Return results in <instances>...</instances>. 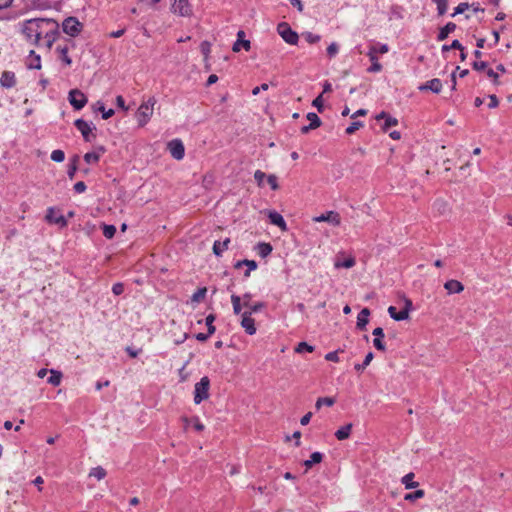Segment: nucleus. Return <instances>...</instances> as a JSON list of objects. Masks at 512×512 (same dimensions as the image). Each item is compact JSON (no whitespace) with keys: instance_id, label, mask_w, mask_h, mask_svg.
<instances>
[{"instance_id":"a211bd4d","label":"nucleus","mask_w":512,"mask_h":512,"mask_svg":"<svg viewBox=\"0 0 512 512\" xmlns=\"http://www.w3.org/2000/svg\"><path fill=\"white\" fill-rule=\"evenodd\" d=\"M372 334L375 336L373 339V345L374 347L379 351H385L386 346L384 342L382 341V338L384 337V330L381 327H377L373 330Z\"/></svg>"},{"instance_id":"69168bd1","label":"nucleus","mask_w":512,"mask_h":512,"mask_svg":"<svg viewBox=\"0 0 512 512\" xmlns=\"http://www.w3.org/2000/svg\"><path fill=\"white\" fill-rule=\"evenodd\" d=\"M124 291V285L122 283H115L113 286H112V292L115 294V295H120L122 294Z\"/></svg>"},{"instance_id":"4d7b16f0","label":"nucleus","mask_w":512,"mask_h":512,"mask_svg":"<svg viewBox=\"0 0 512 512\" xmlns=\"http://www.w3.org/2000/svg\"><path fill=\"white\" fill-rule=\"evenodd\" d=\"M200 49L205 59H207L211 51V44L208 41H203L200 45Z\"/></svg>"},{"instance_id":"bf43d9fd","label":"nucleus","mask_w":512,"mask_h":512,"mask_svg":"<svg viewBox=\"0 0 512 512\" xmlns=\"http://www.w3.org/2000/svg\"><path fill=\"white\" fill-rule=\"evenodd\" d=\"M343 350H341L342 352ZM340 352V350H336V351H332V352H329L325 355V359L327 361H331V362H339V356H338V353Z\"/></svg>"},{"instance_id":"a18cd8bd","label":"nucleus","mask_w":512,"mask_h":512,"mask_svg":"<svg viewBox=\"0 0 512 512\" xmlns=\"http://www.w3.org/2000/svg\"><path fill=\"white\" fill-rule=\"evenodd\" d=\"M424 495H425L424 490H416L413 493L406 494L404 499L407 501H413V500L420 499V498L424 497Z\"/></svg>"},{"instance_id":"2f4dec72","label":"nucleus","mask_w":512,"mask_h":512,"mask_svg":"<svg viewBox=\"0 0 512 512\" xmlns=\"http://www.w3.org/2000/svg\"><path fill=\"white\" fill-rule=\"evenodd\" d=\"M323 455L320 452H314L310 459L305 460L304 465L307 469L311 468L314 464L320 463L322 461Z\"/></svg>"},{"instance_id":"c03bdc74","label":"nucleus","mask_w":512,"mask_h":512,"mask_svg":"<svg viewBox=\"0 0 512 512\" xmlns=\"http://www.w3.org/2000/svg\"><path fill=\"white\" fill-rule=\"evenodd\" d=\"M214 321H215V315H213V314H209L205 319L206 326H207V332H209V334H214V332L216 330L215 326L213 325Z\"/></svg>"},{"instance_id":"c756f323","label":"nucleus","mask_w":512,"mask_h":512,"mask_svg":"<svg viewBox=\"0 0 512 512\" xmlns=\"http://www.w3.org/2000/svg\"><path fill=\"white\" fill-rule=\"evenodd\" d=\"M335 404V399L333 397H320L317 399L315 403V408L317 410L321 409L322 406L331 407Z\"/></svg>"},{"instance_id":"4be33fe9","label":"nucleus","mask_w":512,"mask_h":512,"mask_svg":"<svg viewBox=\"0 0 512 512\" xmlns=\"http://www.w3.org/2000/svg\"><path fill=\"white\" fill-rule=\"evenodd\" d=\"M456 29V24L453 22H448L444 27H442L437 35L438 41L445 40L448 35L452 32H454Z\"/></svg>"},{"instance_id":"a19ab883","label":"nucleus","mask_w":512,"mask_h":512,"mask_svg":"<svg viewBox=\"0 0 512 512\" xmlns=\"http://www.w3.org/2000/svg\"><path fill=\"white\" fill-rule=\"evenodd\" d=\"M302 36L304 37V39L309 43V44H315L317 42L320 41L321 37L320 35H317V34H313L312 32H304L302 34Z\"/></svg>"},{"instance_id":"f03ea898","label":"nucleus","mask_w":512,"mask_h":512,"mask_svg":"<svg viewBox=\"0 0 512 512\" xmlns=\"http://www.w3.org/2000/svg\"><path fill=\"white\" fill-rule=\"evenodd\" d=\"M250 299L251 295L249 293L243 295V306L248 310L241 314V326L248 335H254L256 333V326L251 315L261 311L265 307V304L263 302H257L255 305H250Z\"/></svg>"},{"instance_id":"9d476101","label":"nucleus","mask_w":512,"mask_h":512,"mask_svg":"<svg viewBox=\"0 0 512 512\" xmlns=\"http://www.w3.org/2000/svg\"><path fill=\"white\" fill-rule=\"evenodd\" d=\"M75 127L80 131V133L83 136V139L86 142L92 141L96 136L92 133L93 129H95L94 126H91L87 121L83 119H77L74 122Z\"/></svg>"},{"instance_id":"ea45409f","label":"nucleus","mask_w":512,"mask_h":512,"mask_svg":"<svg viewBox=\"0 0 512 512\" xmlns=\"http://www.w3.org/2000/svg\"><path fill=\"white\" fill-rule=\"evenodd\" d=\"M26 65L29 69H41L40 55H35L34 58L28 59Z\"/></svg>"},{"instance_id":"e433bc0d","label":"nucleus","mask_w":512,"mask_h":512,"mask_svg":"<svg viewBox=\"0 0 512 512\" xmlns=\"http://www.w3.org/2000/svg\"><path fill=\"white\" fill-rule=\"evenodd\" d=\"M355 259L353 257H348L343 261L337 260L334 263L335 268H352L355 265Z\"/></svg>"},{"instance_id":"0eeeda50","label":"nucleus","mask_w":512,"mask_h":512,"mask_svg":"<svg viewBox=\"0 0 512 512\" xmlns=\"http://www.w3.org/2000/svg\"><path fill=\"white\" fill-rule=\"evenodd\" d=\"M52 23L55 27H53L52 25L44 26L42 32V37L45 39L46 46L48 48L52 47L53 43L57 40L59 36V24L54 19H52Z\"/></svg>"},{"instance_id":"bb28decb","label":"nucleus","mask_w":512,"mask_h":512,"mask_svg":"<svg viewBox=\"0 0 512 512\" xmlns=\"http://www.w3.org/2000/svg\"><path fill=\"white\" fill-rule=\"evenodd\" d=\"M94 110L95 111H99L102 113V118L104 120H107L109 119L110 117H112L114 115V110L113 109H109V110H106L105 109V106L104 104L101 102V101H98L95 106H94Z\"/></svg>"},{"instance_id":"c9c22d12","label":"nucleus","mask_w":512,"mask_h":512,"mask_svg":"<svg viewBox=\"0 0 512 512\" xmlns=\"http://www.w3.org/2000/svg\"><path fill=\"white\" fill-rule=\"evenodd\" d=\"M351 429H352V424H347V425L341 427L340 429H338L335 433V436L339 440L346 439L349 436Z\"/></svg>"},{"instance_id":"052dcab7","label":"nucleus","mask_w":512,"mask_h":512,"mask_svg":"<svg viewBox=\"0 0 512 512\" xmlns=\"http://www.w3.org/2000/svg\"><path fill=\"white\" fill-rule=\"evenodd\" d=\"M469 8V4L468 3H460L455 9H454V13L452 14V16H455V15H458V14H462L465 12V10H467Z\"/></svg>"},{"instance_id":"338daca9","label":"nucleus","mask_w":512,"mask_h":512,"mask_svg":"<svg viewBox=\"0 0 512 512\" xmlns=\"http://www.w3.org/2000/svg\"><path fill=\"white\" fill-rule=\"evenodd\" d=\"M486 74H487V76H488L489 78H491V79H492V81H493L495 84H498V83H499V82H498V78H499V76H498V74H497L493 69H491V68L487 69V70H486Z\"/></svg>"},{"instance_id":"a878e982","label":"nucleus","mask_w":512,"mask_h":512,"mask_svg":"<svg viewBox=\"0 0 512 512\" xmlns=\"http://www.w3.org/2000/svg\"><path fill=\"white\" fill-rule=\"evenodd\" d=\"M388 313L390 317L395 321H403L407 319V311H399L397 312L394 306H390L388 308Z\"/></svg>"},{"instance_id":"3c124183","label":"nucleus","mask_w":512,"mask_h":512,"mask_svg":"<svg viewBox=\"0 0 512 512\" xmlns=\"http://www.w3.org/2000/svg\"><path fill=\"white\" fill-rule=\"evenodd\" d=\"M363 126V122L361 121H354L352 122L347 128H346V133L348 135H351L353 134L356 130H358L359 128H361Z\"/></svg>"},{"instance_id":"5fc2aeb1","label":"nucleus","mask_w":512,"mask_h":512,"mask_svg":"<svg viewBox=\"0 0 512 512\" xmlns=\"http://www.w3.org/2000/svg\"><path fill=\"white\" fill-rule=\"evenodd\" d=\"M84 160L86 163H96L99 161V155L94 152H88L84 155Z\"/></svg>"},{"instance_id":"72a5a7b5","label":"nucleus","mask_w":512,"mask_h":512,"mask_svg":"<svg viewBox=\"0 0 512 512\" xmlns=\"http://www.w3.org/2000/svg\"><path fill=\"white\" fill-rule=\"evenodd\" d=\"M106 474V470L101 466L94 467L89 472V476L95 477L97 480L104 479L106 477Z\"/></svg>"},{"instance_id":"f3484780","label":"nucleus","mask_w":512,"mask_h":512,"mask_svg":"<svg viewBox=\"0 0 512 512\" xmlns=\"http://www.w3.org/2000/svg\"><path fill=\"white\" fill-rule=\"evenodd\" d=\"M268 218L270 223L279 227L282 231H287V224L283 218V216L276 211H269Z\"/></svg>"},{"instance_id":"680f3d73","label":"nucleus","mask_w":512,"mask_h":512,"mask_svg":"<svg viewBox=\"0 0 512 512\" xmlns=\"http://www.w3.org/2000/svg\"><path fill=\"white\" fill-rule=\"evenodd\" d=\"M73 188H74V191L76 193L81 194V193L86 191L87 186H86V184L83 181H79V182L74 184Z\"/></svg>"},{"instance_id":"6e6552de","label":"nucleus","mask_w":512,"mask_h":512,"mask_svg":"<svg viewBox=\"0 0 512 512\" xmlns=\"http://www.w3.org/2000/svg\"><path fill=\"white\" fill-rule=\"evenodd\" d=\"M68 100L75 110H81L88 101L86 95L79 89H72L69 92Z\"/></svg>"},{"instance_id":"0e129e2a","label":"nucleus","mask_w":512,"mask_h":512,"mask_svg":"<svg viewBox=\"0 0 512 512\" xmlns=\"http://www.w3.org/2000/svg\"><path fill=\"white\" fill-rule=\"evenodd\" d=\"M472 67H473V69H474V70H477V71L486 70V68H487V63H486V62H484V61H480V62H478V61H474V62L472 63Z\"/></svg>"},{"instance_id":"ddd939ff","label":"nucleus","mask_w":512,"mask_h":512,"mask_svg":"<svg viewBox=\"0 0 512 512\" xmlns=\"http://www.w3.org/2000/svg\"><path fill=\"white\" fill-rule=\"evenodd\" d=\"M377 47L372 46L370 47L367 56L369 57V60L371 61V66L367 69L369 73H377L382 70V65L378 62L377 57Z\"/></svg>"},{"instance_id":"5701e85b","label":"nucleus","mask_w":512,"mask_h":512,"mask_svg":"<svg viewBox=\"0 0 512 512\" xmlns=\"http://www.w3.org/2000/svg\"><path fill=\"white\" fill-rule=\"evenodd\" d=\"M56 51L59 54L60 60L65 65L70 66L72 64V59L68 56L69 48L67 46H58Z\"/></svg>"},{"instance_id":"6e6d98bb","label":"nucleus","mask_w":512,"mask_h":512,"mask_svg":"<svg viewBox=\"0 0 512 512\" xmlns=\"http://www.w3.org/2000/svg\"><path fill=\"white\" fill-rule=\"evenodd\" d=\"M267 182L270 185L272 190L275 191V190L279 189V185H278V181H277V176L276 175H274V174L268 175L267 176Z\"/></svg>"},{"instance_id":"4c0bfd02","label":"nucleus","mask_w":512,"mask_h":512,"mask_svg":"<svg viewBox=\"0 0 512 512\" xmlns=\"http://www.w3.org/2000/svg\"><path fill=\"white\" fill-rule=\"evenodd\" d=\"M373 357L374 355L372 352L367 353V355L364 358V361H362V364H355L354 369L358 372L363 371L371 363Z\"/></svg>"},{"instance_id":"4468645a","label":"nucleus","mask_w":512,"mask_h":512,"mask_svg":"<svg viewBox=\"0 0 512 512\" xmlns=\"http://www.w3.org/2000/svg\"><path fill=\"white\" fill-rule=\"evenodd\" d=\"M420 91H431L433 93H440L442 90V82L438 78H433L418 87Z\"/></svg>"},{"instance_id":"79ce46f5","label":"nucleus","mask_w":512,"mask_h":512,"mask_svg":"<svg viewBox=\"0 0 512 512\" xmlns=\"http://www.w3.org/2000/svg\"><path fill=\"white\" fill-rule=\"evenodd\" d=\"M304 351L311 353L314 351V346L308 344L307 342L298 343V345L295 347V352L302 353Z\"/></svg>"},{"instance_id":"7ed1b4c3","label":"nucleus","mask_w":512,"mask_h":512,"mask_svg":"<svg viewBox=\"0 0 512 512\" xmlns=\"http://www.w3.org/2000/svg\"><path fill=\"white\" fill-rule=\"evenodd\" d=\"M156 102H157L156 98L154 96H152V97H149L146 102H143L139 106L135 117H136L138 125L140 127L145 126L149 122L151 116L153 115L154 106H155Z\"/></svg>"},{"instance_id":"f8f14e48","label":"nucleus","mask_w":512,"mask_h":512,"mask_svg":"<svg viewBox=\"0 0 512 512\" xmlns=\"http://www.w3.org/2000/svg\"><path fill=\"white\" fill-rule=\"evenodd\" d=\"M45 218L49 223L56 224L60 228H64L68 225L67 219L63 215L57 214L53 207L48 208Z\"/></svg>"},{"instance_id":"13d9d810","label":"nucleus","mask_w":512,"mask_h":512,"mask_svg":"<svg viewBox=\"0 0 512 512\" xmlns=\"http://www.w3.org/2000/svg\"><path fill=\"white\" fill-rule=\"evenodd\" d=\"M339 47L337 43L333 42L327 47V55L332 58L338 53Z\"/></svg>"},{"instance_id":"9b49d317","label":"nucleus","mask_w":512,"mask_h":512,"mask_svg":"<svg viewBox=\"0 0 512 512\" xmlns=\"http://www.w3.org/2000/svg\"><path fill=\"white\" fill-rule=\"evenodd\" d=\"M314 222H328L333 226H339L341 224L340 214L336 211H327L319 216H315L312 219Z\"/></svg>"},{"instance_id":"473e14b6","label":"nucleus","mask_w":512,"mask_h":512,"mask_svg":"<svg viewBox=\"0 0 512 512\" xmlns=\"http://www.w3.org/2000/svg\"><path fill=\"white\" fill-rule=\"evenodd\" d=\"M257 251L262 258H265L272 252V246L269 243H258Z\"/></svg>"},{"instance_id":"1a4fd4ad","label":"nucleus","mask_w":512,"mask_h":512,"mask_svg":"<svg viewBox=\"0 0 512 512\" xmlns=\"http://www.w3.org/2000/svg\"><path fill=\"white\" fill-rule=\"evenodd\" d=\"M167 150L176 160H182L185 155V147L180 139H173L167 143Z\"/></svg>"},{"instance_id":"f257e3e1","label":"nucleus","mask_w":512,"mask_h":512,"mask_svg":"<svg viewBox=\"0 0 512 512\" xmlns=\"http://www.w3.org/2000/svg\"><path fill=\"white\" fill-rule=\"evenodd\" d=\"M52 25V18H34L28 19L22 24V33L26 40L33 45H39L42 38V32L44 26Z\"/></svg>"},{"instance_id":"423d86ee","label":"nucleus","mask_w":512,"mask_h":512,"mask_svg":"<svg viewBox=\"0 0 512 512\" xmlns=\"http://www.w3.org/2000/svg\"><path fill=\"white\" fill-rule=\"evenodd\" d=\"M63 32L76 37L83 30V24L76 17H68L62 23Z\"/></svg>"},{"instance_id":"7c9ffc66","label":"nucleus","mask_w":512,"mask_h":512,"mask_svg":"<svg viewBox=\"0 0 512 512\" xmlns=\"http://www.w3.org/2000/svg\"><path fill=\"white\" fill-rule=\"evenodd\" d=\"M78 161H79V156L75 155V156L71 159V161H70V163H69V165H68L67 175H68V177H69L71 180L74 178L75 173H76V171H77V169H78V166H77Z\"/></svg>"},{"instance_id":"c85d7f7f","label":"nucleus","mask_w":512,"mask_h":512,"mask_svg":"<svg viewBox=\"0 0 512 512\" xmlns=\"http://www.w3.org/2000/svg\"><path fill=\"white\" fill-rule=\"evenodd\" d=\"M49 373H50V376L48 377L47 382L53 386L60 385L61 379H62V373L57 370H53V369H51L49 371Z\"/></svg>"},{"instance_id":"6ab92c4d","label":"nucleus","mask_w":512,"mask_h":512,"mask_svg":"<svg viewBox=\"0 0 512 512\" xmlns=\"http://www.w3.org/2000/svg\"><path fill=\"white\" fill-rule=\"evenodd\" d=\"M444 288L448 294H459L464 290V285L455 279H451L445 282Z\"/></svg>"},{"instance_id":"58836bf2","label":"nucleus","mask_w":512,"mask_h":512,"mask_svg":"<svg viewBox=\"0 0 512 512\" xmlns=\"http://www.w3.org/2000/svg\"><path fill=\"white\" fill-rule=\"evenodd\" d=\"M231 302L233 305V311L235 314H240L242 310L241 297L238 295H231Z\"/></svg>"},{"instance_id":"603ef678","label":"nucleus","mask_w":512,"mask_h":512,"mask_svg":"<svg viewBox=\"0 0 512 512\" xmlns=\"http://www.w3.org/2000/svg\"><path fill=\"white\" fill-rule=\"evenodd\" d=\"M266 178V174L261 170H256L254 173V179L257 182V185L259 187H262L264 185V179Z\"/></svg>"},{"instance_id":"2eb2a0df","label":"nucleus","mask_w":512,"mask_h":512,"mask_svg":"<svg viewBox=\"0 0 512 512\" xmlns=\"http://www.w3.org/2000/svg\"><path fill=\"white\" fill-rule=\"evenodd\" d=\"M245 32L243 30H239L237 33V41L233 44L232 50L234 52H239L241 47H243L246 51H249L251 48V43L249 40H245Z\"/></svg>"},{"instance_id":"dca6fc26","label":"nucleus","mask_w":512,"mask_h":512,"mask_svg":"<svg viewBox=\"0 0 512 512\" xmlns=\"http://www.w3.org/2000/svg\"><path fill=\"white\" fill-rule=\"evenodd\" d=\"M173 9L175 13L181 16H190L192 14V7L187 0H178V2L173 5Z\"/></svg>"},{"instance_id":"09e8293b","label":"nucleus","mask_w":512,"mask_h":512,"mask_svg":"<svg viewBox=\"0 0 512 512\" xmlns=\"http://www.w3.org/2000/svg\"><path fill=\"white\" fill-rule=\"evenodd\" d=\"M437 4V10L439 15H444L448 8L447 0H435Z\"/></svg>"},{"instance_id":"20e7f679","label":"nucleus","mask_w":512,"mask_h":512,"mask_svg":"<svg viewBox=\"0 0 512 512\" xmlns=\"http://www.w3.org/2000/svg\"><path fill=\"white\" fill-rule=\"evenodd\" d=\"M209 388H210V380L207 376L202 377L200 379V381L195 384V388H194L195 404H200L202 401L208 399Z\"/></svg>"},{"instance_id":"8fccbe9b","label":"nucleus","mask_w":512,"mask_h":512,"mask_svg":"<svg viewBox=\"0 0 512 512\" xmlns=\"http://www.w3.org/2000/svg\"><path fill=\"white\" fill-rule=\"evenodd\" d=\"M397 124H398V120L396 118L388 115V117L385 119V123H384L382 129L384 132H386L390 127L396 126Z\"/></svg>"},{"instance_id":"393cba45","label":"nucleus","mask_w":512,"mask_h":512,"mask_svg":"<svg viewBox=\"0 0 512 512\" xmlns=\"http://www.w3.org/2000/svg\"><path fill=\"white\" fill-rule=\"evenodd\" d=\"M414 476V473L410 472L402 477L401 483L406 489H413L419 486L418 482L413 481Z\"/></svg>"},{"instance_id":"aec40b11","label":"nucleus","mask_w":512,"mask_h":512,"mask_svg":"<svg viewBox=\"0 0 512 512\" xmlns=\"http://www.w3.org/2000/svg\"><path fill=\"white\" fill-rule=\"evenodd\" d=\"M0 84L4 88H12L16 84V77L14 72L11 71H4L0 78Z\"/></svg>"},{"instance_id":"cd10ccee","label":"nucleus","mask_w":512,"mask_h":512,"mask_svg":"<svg viewBox=\"0 0 512 512\" xmlns=\"http://www.w3.org/2000/svg\"><path fill=\"white\" fill-rule=\"evenodd\" d=\"M206 293H207V288L206 287L198 288L192 294V296L190 298L191 303H200L201 301L204 300V298L206 296Z\"/></svg>"},{"instance_id":"412c9836","label":"nucleus","mask_w":512,"mask_h":512,"mask_svg":"<svg viewBox=\"0 0 512 512\" xmlns=\"http://www.w3.org/2000/svg\"><path fill=\"white\" fill-rule=\"evenodd\" d=\"M369 315H370V310L368 308H363L358 316H357V323H356V327L359 329V330H364L366 329V326L369 322Z\"/></svg>"},{"instance_id":"39448f33","label":"nucleus","mask_w":512,"mask_h":512,"mask_svg":"<svg viewBox=\"0 0 512 512\" xmlns=\"http://www.w3.org/2000/svg\"><path fill=\"white\" fill-rule=\"evenodd\" d=\"M277 32L282 37V39L290 44V45H296L299 40V36L297 32L292 30L290 25L286 22H281L277 25Z\"/></svg>"},{"instance_id":"e2e57ef3","label":"nucleus","mask_w":512,"mask_h":512,"mask_svg":"<svg viewBox=\"0 0 512 512\" xmlns=\"http://www.w3.org/2000/svg\"><path fill=\"white\" fill-rule=\"evenodd\" d=\"M246 266L248 267V269L245 271L244 276L249 277L251 271L257 268V263L254 260H249Z\"/></svg>"},{"instance_id":"de8ad7c7","label":"nucleus","mask_w":512,"mask_h":512,"mask_svg":"<svg viewBox=\"0 0 512 512\" xmlns=\"http://www.w3.org/2000/svg\"><path fill=\"white\" fill-rule=\"evenodd\" d=\"M450 49L464 50L462 44L458 40H454L450 45H443L442 52L449 51Z\"/></svg>"},{"instance_id":"37998d69","label":"nucleus","mask_w":512,"mask_h":512,"mask_svg":"<svg viewBox=\"0 0 512 512\" xmlns=\"http://www.w3.org/2000/svg\"><path fill=\"white\" fill-rule=\"evenodd\" d=\"M115 233H116V227L114 225H107V224L103 225V235L107 239L113 238Z\"/></svg>"},{"instance_id":"774afa93","label":"nucleus","mask_w":512,"mask_h":512,"mask_svg":"<svg viewBox=\"0 0 512 512\" xmlns=\"http://www.w3.org/2000/svg\"><path fill=\"white\" fill-rule=\"evenodd\" d=\"M489 100H490V102L488 104L489 108L493 109L499 105V100L496 95H494V94L489 95Z\"/></svg>"},{"instance_id":"b1692460","label":"nucleus","mask_w":512,"mask_h":512,"mask_svg":"<svg viewBox=\"0 0 512 512\" xmlns=\"http://www.w3.org/2000/svg\"><path fill=\"white\" fill-rule=\"evenodd\" d=\"M230 239L226 238L224 241H215L213 244V253L216 256H221L222 253L227 250Z\"/></svg>"},{"instance_id":"864d4df0","label":"nucleus","mask_w":512,"mask_h":512,"mask_svg":"<svg viewBox=\"0 0 512 512\" xmlns=\"http://www.w3.org/2000/svg\"><path fill=\"white\" fill-rule=\"evenodd\" d=\"M323 95L320 94L319 96H317L313 102H312V105L318 110V112H322L323 109H324V105H323Z\"/></svg>"},{"instance_id":"f704fd0d","label":"nucleus","mask_w":512,"mask_h":512,"mask_svg":"<svg viewBox=\"0 0 512 512\" xmlns=\"http://www.w3.org/2000/svg\"><path fill=\"white\" fill-rule=\"evenodd\" d=\"M306 118L309 120V125L313 128V129H316L318 127L321 126L322 124V121L321 119L318 117V115L314 112H309L307 115H306Z\"/></svg>"},{"instance_id":"49530a36","label":"nucleus","mask_w":512,"mask_h":512,"mask_svg":"<svg viewBox=\"0 0 512 512\" xmlns=\"http://www.w3.org/2000/svg\"><path fill=\"white\" fill-rule=\"evenodd\" d=\"M51 159L54 161V162H57V163H60L62 161H64L65 159V154L62 150L60 149H56L54 151H52L51 153Z\"/></svg>"}]
</instances>
